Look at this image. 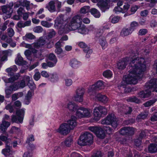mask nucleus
<instances>
[{"label": "nucleus", "instance_id": "1", "mask_svg": "<svg viewBox=\"0 0 157 157\" xmlns=\"http://www.w3.org/2000/svg\"><path fill=\"white\" fill-rule=\"evenodd\" d=\"M137 52H132L130 56L126 57L120 60L117 64V68L120 70L124 69L129 63L128 67L129 69V73L124 76L123 80L127 84H136L138 79L142 76V74L145 70L146 66L144 64L145 60L142 57L138 56Z\"/></svg>", "mask_w": 157, "mask_h": 157}, {"label": "nucleus", "instance_id": "2", "mask_svg": "<svg viewBox=\"0 0 157 157\" xmlns=\"http://www.w3.org/2000/svg\"><path fill=\"white\" fill-rule=\"evenodd\" d=\"M144 90L140 92L138 96L142 98L149 97L151 91H154L157 88V78H153L146 83L144 86Z\"/></svg>", "mask_w": 157, "mask_h": 157}, {"label": "nucleus", "instance_id": "3", "mask_svg": "<svg viewBox=\"0 0 157 157\" xmlns=\"http://www.w3.org/2000/svg\"><path fill=\"white\" fill-rule=\"evenodd\" d=\"M93 142V137L92 134L88 132H85L81 135L78 140V143L80 146L89 145Z\"/></svg>", "mask_w": 157, "mask_h": 157}, {"label": "nucleus", "instance_id": "4", "mask_svg": "<svg viewBox=\"0 0 157 157\" xmlns=\"http://www.w3.org/2000/svg\"><path fill=\"white\" fill-rule=\"evenodd\" d=\"M82 24L81 17L79 15L73 16L69 24V29L71 30H75Z\"/></svg>", "mask_w": 157, "mask_h": 157}, {"label": "nucleus", "instance_id": "5", "mask_svg": "<svg viewBox=\"0 0 157 157\" xmlns=\"http://www.w3.org/2000/svg\"><path fill=\"white\" fill-rule=\"evenodd\" d=\"M118 120L116 117L111 114L108 115L105 119L102 120L101 123L103 124H111L112 127L115 128L118 125Z\"/></svg>", "mask_w": 157, "mask_h": 157}, {"label": "nucleus", "instance_id": "6", "mask_svg": "<svg viewBox=\"0 0 157 157\" xmlns=\"http://www.w3.org/2000/svg\"><path fill=\"white\" fill-rule=\"evenodd\" d=\"M67 23L66 19L64 18V15L60 14L57 17L55 20L54 27L57 29L62 30L65 28Z\"/></svg>", "mask_w": 157, "mask_h": 157}, {"label": "nucleus", "instance_id": "7", "mask_svg": "<svg viewBox=\"0 0 157 157\" xmlns=\"http://www.w3.org/2000/svg\"><path fill=\"white\" fill-rule=\"evenodd\" d=\"M16 115H12L11 116V121L13 123H22L25 114V110L23 109L17 110L16 112Z\"/></svg>", "mask_w": 157, "mask_h": 157}, {"label": "nucleus", "instance_id": "8", "mask_svg": "<svg viewBox=\"0 0 157 157\" xmlns=\"http://www.w3.org/2000/svg\"><path fill=\"white\" fill-rule=\"evenodd\" d=\"M104 87L103 82L102 81H99L95 84L89 87L88 92L90 95H94L95 94L96 91L103 88Z\"/></svg>", "mask_w": 157, "mask_h": 157}, {"label": "nucleus", "instance_id": "9", "mask_svg": "<svg viewBox=\"0 0 157 157\" xmlns=\"http://www.w3.org/2000/svg\"><path fill=\"white\" fill-rule=\"evenodd\" d=\"M106 113L107 109L105 107L102 106L96 107L94 109V116L97 120H99L101 117L102 114H106Z\"/></svg>", "mask_w": 157, "mask_h": 157}, {"label": "nucleus", "instance_id": "10", "mask_svg": "<svg viewBox=\"0 0 157 157\" xmlns=\"http://www.w3.org/2000/svg\"><path fill=\"white\" fill-rule=\"evenodd\" d=\"M48 39L46 37L42 36L40 37L37 42L34 43V48L38 49L44 46L47 42Z\"/></svg>", "mask_w": 157, "mask_h": 157}, {"label": "nucleus", "instance_id": "11", "mask_svg": "<svg viewBox=\"0 0 157 157\" xmlns=\"http://www.w3.org/2000/svg\"><path fill=\"white\" fill-rule=\"evenodd\" d=\"M135 130V128L132 127H124L120 130V133L123 135H132L134 133Z\"/></svg>", "mask_w": 157, "mask_h": 157}, {"label": "nucleus", "instance_id": "12", "mask_svg": "<svg viewBox=\"0 0 157 157\" xmlns=\"http://www.w3.org/2000/svg\"><path fill=\"white\" fill-rule=\"evenodd\" d=\"M68 126V125L66 123H63L60 126L57 130V132L61 134L66 135L69 132L70 130Z\"/></svg>", "mask_w": 157, "mask_h": 157}, {"label": "nucleus", "instance_id": "13", "mask_svg": "<svg viewBox=\"0 0 157 157\" xmlns=\"http://www.w3.org/2000/svg\"><path fill=\"white\" fill-rule=\"evenodd\" d=\"M78 45L80 47L83 48L84 52L86 53V57L87 58H89L90 56V55L93 52L92 50L88 47L83 42H80L78 44Z\"/></svg>", "mask_w": 157, "mask_h": 157}, {"label": "nucleus", "instance_id": "14", "mask_svg": "<svg viewBox=\"0 0 157 157\" xmlns=\"http://www.w3.org/2000/svg\"><path fill=\"white\" fill-rule=\"evenodd\" d=\"M102 33L101 30L99 31V33H97L96 36L99 37V42L102 48L103 49L105 48L107 46V44L105 37L101 36Z\"/></svg>", "mask_w": 157, "mask_h": 157}, {"label": "nucleus", "instance_id": "15", "mask_svg": "<svg viewBox=\"0 0 157 157\" xmlns=\"http://www.w3.org/2000/svg\"><path fill=\"white\" fill-rule=\"evenodd\" d=\"M100 3L98 4V6L102 12H104L109 8L108 5L107 0H99Z\"/></svg>", "mask_w": 157, "mask_h": 157}, {"label": "nucleus", "instance_id": "16", "mask_svg": "<svg viewBox=\"0 0 157 157\" xmlns=\"http://www.w3.org/2000/svg\"><path fill=\"white\" fill-rule=\"evenodd\" d=\"M76 118L75 116H72L71 118L67 121L66 123L68 125V127L70 129H73L76 125Z\"/></svg>", "mask_w": 157, "mask_h": 157}, {"label": "nucleus", "instance_id": "17", "mask_svg": "<svg viewBox=\"0 0 157 157\" xmlns=\"http://www.w3.org/2000/svg\"><path fill=\"white\" fill-rule=\"evenodd\" d=\"M45 8L51 13H53L56 11V9L55 1H50L46 5Z\"/></svg>", "mask_w": 157, "mask_h": 157}, {"label": "nucleus", "instance_id": "18", "mask_svg": "<svg viewBox=\"0 0 157 157\" xmlns=\"http://www.w3.org/2000/svg\"><path fill=\"white\" fill-rule=\"evenodd\" d=\"M124 0H113V1H116L117 2V6L113 10L116 13L118 12L123 13L122 9L120 6L123 5V1Z\"/></svg>", "mask_w": 157, "mask_h": 157}, {"label": "nucleus", "instance_id": "19", "mask_svg": "<svg viewBox=\"0 0 157 157\" xmlns=\"http://www.w3.org/2000/svg\"><path fill=\"white\" fill-rule=\"evenodd\" d=\"M77 29L78 33L83 35L87 34L89 32V30L82 24Z\"/></svg>", "mask_w": 157, "mask_h": 157}, {"label": "nucleus", "instance_id": "20", "mask_svg": "<svg viewBox=\"0 0 157 157\" xmlns=\"http://www.w3.org/2000/svg\"><path fill=\"white\" fill-rule=\"evenodd\" d=\"M15 63L19 65H27L28 63L24 60L23 58L20 56L18 55L15 60Z\"/></svg>", "mask_w": 157, "mask_h": 157}, {"label": "nucleus", "instance_id": "21", "mask_svg": "<svg viewBox=\"0 0 157 157\" xmlns=\"http://www.w3.org/2000/svg\"><path fill=\"white\" fill-rule=\"evenodd\" d=\"M25 79L28 82V85L31 90H34L36 88L35 84L33 81L30 79V77L28 76H25Z\"/></svg>", "mask_w": 157, "mask_h": 157}, {"label": "nucleus", "instance_id": "22", "mask_svg": "<svg viewBox=\"0 0 157 157\" xmlns=\"http://www.w3.org/2000/svg\"><path fill=\"white\" fill-rule=\"evenodd\" d=\"M10 125V122L2 120V123L0 124V129L3 132H5Z\"/></svg>", "mask_w": 157, "mask_h": 157}, {"label": "nucleus", "instance_id": "23", "mask_svg": "<svg viewBox=\"0 0 157 157\" xmlns=\"http://www.w3.org/2000/svg\"><path fill=\"white\" fill-rule=\"evenodd\" d=\"M67 106V108L71 111H75L79 107L76 104L72 102H69Z\"/></svg>", "mask_w": 157, "mask_h": 157}, {"label": "nucleus", "instance_id": "24", "mask_svg": "<svg viewBox=\"0 0 157 157\" xmlns=\"http://www.w3.org/2000/svg\"><path fill=\"white\" fill-rule=\"evenodd\" d=\"M17 70V68L16 65H13L6 69V71L8 73L10 76H13L14 75V72H15Z\"/></svg>", "mask_w": 157, "mask_h": 157}, {"label": "nucleus", "instance_id": "25", "mask_svg": "<svg viewBox=\"0 0 157 157\" xmlns=\"http://www.w3.org/2000/svg\"><path fill=\"white\" fill-rule=\"evenodd\" d=\"M72 139L71 137H68L64 142L61 143L62 146L70 147L73 143Z\"/></svg>", "mask_w": 157, "mask_h": 157}, {"label": "nucleus", "instance_id": "26", "mask_svg": "<svg viewBox=\"0 0 157 157\" xmlns=\"http://www.w3.org/2000/svg\"><path fill=\"white\" fill-rule=\"evenodd\" d=\"M97 137L101 139H103L105 137V134L104 130L100 128H99L95 134Z\"/></svg>", "mask_w": 157, "mask_h": 157}, {"label": "nucleus", "instance_id": "27", "mask_svg": "<svg viewBox=\"0 0 157 157\" xmlns=\"http://www.w3.org/2000/svg\"><path fill=\"white\" fill-rule=\"evenodd\" d=\"M96 98L99 101L106 103L108 101V98L105 95L98 94L96 96Z\"/></svg>", "mask_w": 157, "mask_h": 157}, {"label": "nucleus", "instance_id": "28", "mask_svg": "<svg viewBox=\"0 0 157 157\" xmlns=\"http://www.w3.org/2000/svg\"><path fill=\"white\" fill-rule=\"evenodd\" d=\"M132 33V32L129 28H124L121 33V35L122 36H125L129 35Z\"/></svg>", "mask_w": 157, "mask_h": 157}, {"label": "nucleus", "instance_id": "29", "mask_svg": "<svg viewBox=\"0 0 157 157\" xmlns=\"http://www.w3.org/2000/svg\"><path fill=\"white\" fill-rule=\"evenodd\" d=\"M71 66L74 68L78 67L80 65V63L75 59H73L71 60L70 63Z\"/></svg>", "mask_w": 157, "mask_h": 157}, {"label": "nucleus", "instance_id": "30", "mask_svg": "<svg viewBox=\"0 0 157 157\" xmlns=\"http://www.w3.org/2000/svg\"><path fill=\"white\" fill-rule=\"evenodd\" d=\"M18 2L20 5L25 6L28 10L29 9L30 2L26 0H19Z\"/></svg>", "mask_w": 157, "mask_h": 157}, {"label": "nucleus", "instance_id": "31", "mask_svg": "<svg viewBox=\"0 0 157 157\" xmlns=\"http://www.w3.org/2000/svg\"><path fill=\"white\" fill-rule=\"evenodd\" d=\"M81 108L83 115L84 117H90V113L92 112V111L91 110H89L88 109L83 107Z\"/></svg>", "mask_w": 157, "mask_h": 157}, {"label": "nucleus", "instance_id": "32", "mask_svg": "<svg viewBox=\"0 0 157 157\" xmlns=\"http://www.w3.org/2000/svg\"><path fill=\"white\" fill-rule=\"evenodd\" d=\"M90 12L91 14L96 18H99L101 14L95 8H92L91 9Z\"/></svg>", "mask_w": 157, "mask_h": 157}, {"label": "nucleus", "instance_id": "33", "mask_svg": "<svg viewBox=\"0 0 157 157\" xmlns=\"http://www.w3.org/2000/svg\"><path fill=\"white\" fill-rule=\"evenodd\" d=\"M90 6H85L82 7L80 10L79 13L81 14H85L90 12Z\"/></svg>", "mask_w": 157, "mask_h": 157}, {"label": "nucleus", "instance_id": "34", "mask_svg": "<svg viewBox=\"0 0 157 157\" xmlns=\"http://www.w3.org/2000/svg\"><path fill=\"white\" fill-rule=\"evenodd\" d=\"M32 96L31 92L29 91H28L26 94L24 100V102L25 104L28 105L29 103Z\"/></svg>", "mask_w": 157, "mask_h": 157}, {"label": "nucleus", "instance_id": "35", "mask_svg": "<svg viewBox=\"0 0 157 157\" xmlns=\"http://www.w3.org/2000/svg\"><path fill=\"white\" fill-rule=\"evenodd\" d=\"M49 79L52 82L57 81L59 79L58 75L56 74H51L49 75Z\"/></svg>", "mask_w": 157, "mask_h": 157}, {"label": "nucleus", "instance_id": "36", "mask_svg": "<svg viewBox=\"0 0 157 157\" xmlns=\"http://www.w3.org/2000/svg\"><path fill=\"white\" fill-rule=\"evenodd\" d=\"M40 24L43 26L47 28H50L53 25L52 23L45 21H41L40 22Z\"/></svg>", "mask_w": 157, "mask_h": 157}, {"label": "nucleus", "instance_id": "37", "mask_svg": "<svg viewBox=\"0 0 157 157\" xmlns=\"http://www.w3.org/2000/svg\"><path fill=\"white\" fill-rule=\"evenodd\" d=\"M120 19L118 16H111L109 17V20L113 23H116L119 21Z\"/></svg>", "mask_w": 157, "mask_h": 157}, {"label": "nucleus", "instance_id": "38", "mask_svg": "<svg viewBox=\"0 0 157 157\" xmlns=\"http://www.w3.org/2000/svg\"><path fill=\"white\" fill-rule=\"evenodd\" d=\"M151 140L152 142H154L155 143L150 144L148 147H157V138L154 136L151 139Z\"/></svg>", "mask_w": 157, "mask_h": 157}, {"label": "nucleus", "instance_id": "39", "mask_svg": "<svg viewBox=\"0 0 157 157\" xmlns=\"http://www.w3.org/2000/svg\"><path fill=\"white\" fill-rule=\"evenodd\" d=\"M85 93L84 89L82 87H78L75 91V94L83 96Z\"/></svg>", "mask_w": 157, "mask_h": 157}, {"label": "nucleus", "instance_id": "40", "mask_svg": "<svg viewBox=\"0 0 157 157\" xmlns=\"http://www.w3.org/2000/svg\"><path fill=\"white\" fill-rule=\"evenodd\" d=\"M2 152L5 156H7L9 154H11L12 153L11 150L10 148H6L3 149Z\"/></svg>", "mask_w": 157, "mask_h": 157}, {"label": "nucleus", "instance_id": "41", "mask_svg": "<svg viewBox=\"0 0 157 157\" xmlns=\"http://www.w3.org/2000/svg\"><path fill=\"white\" fill-rule=\"evenodd\" d=\"M103 75L106 78H110L112 75V73L110 70H107L103 72Z\"/></svg>", "mask_w": 157, "mask_h": 157}, {"label": "nucleus", "instance_id": "42", "mask_svg": "<svg viewBox=\"0 0 157 157\" xmlns=\"http://www.w3.org/2000/svg\"><path fill=\"white\" fill-rule=\"evenodd\" d=\"M139 25L138 22L134 21L132 22L130 25V27L129 28L132 32Z\"/></svg>", "mask_w": 157, "mask_h": 157}, {"label": "nucleus", "instance_id": "43", "mask_svg": "<svg viewBox=\"0 0 157 157\" xmlns=\"http://www.w3.org/2000/svg\"><path fill=\"white\" fill-rule=\"evenodd\" d=\"M83 96L76 94H75L74 96L75 100L76 101H78L79 102H82L83 101Z\"/></svg>", "mask_w": 157, "mask_h": 157}, {"label": "nucleus", "instance_id": "44", "mask_svg": "<svg viewBox=\"0 0 157 157\" xmlns=\"http://www.w3.org/2000/svg\"><path fill=\"white\" fill-rule=\"evenodd\" d=\"M77 110V111L76 113V116L79 118L84 117L83 115L82 112L81 108L78 107V109Z\"/></svg>", "mask_w": 157, "mask_h": 157}, {"label": "nucleus", "instance_id": "45", "mask_svg": "<svg viewBox=\"0 0 157 157\" xmlns=\"http://www.w3.org/2000/svg\"><path fill=\"white\" fill-rule=\"evenodd\" d=\"M32 52L35 54V56L37 58H40L42 56L41 52H38L37 50L35 49H33L32 50Z\"/></svg>", "mask_w": 157, "mask_h": 157}, {"label": "nucleus", "instance_id": "46", "mask_svg": "<svg viewBox=\"0 0 157 157\" xmlns=\"http://www.w3.org/2000/svg\"><path fill=\"white\" fill-rule=\"evenodd\" d=\"M13 6V4H12L11 7L10 6H7V13H6V14L8 15V16L9 18L10 17L13 11V9L12 8Z\"/></svg>", "mask_w": 157, "mask_h": 157}, {"label": "nucleus", "instance_id": "47", "mask_svg": "<svg viewBox=\"0 0 157 157\" xmlns=\"http://www.w3.org/2000/svg\"><path fill=\"white\" fill-rule=\"evenodd\" d=\"M104 153L101 151H97L95 153H94L90 157H103Z\"/></svg>", "mask_w": 157, "mask_h": 157}, {"label": "nucleus", "instance_id": "48", "mask_svg": "<svg viewBox=\"0 0 157 157\" xmlns=\"http://www.w3.org/2000/svg\"><path fill=\"white\" fill-rule=\"evenodd\" d=\"M156 101V100L155 99L150 100L144 103V105L145 107H148L153 104Z\"/></svg>", "mask_w": 157, "mask_h": 157}, {"label": "nucleus", "instance_id": "49", "mask_svg": "<svg viewBox=\"0 0 157 157\" xmlns=\"http://www.w3.org/2000/svg\"><path fill=\"white\" fill-rule=\"evenodd\" d=\"M103 129L109 134H112L114 131L109 126H104L103 127Z\"/></svg>", "mask_w": 157, "mask_h": 157}, {"label": "nucleus", "instance_id": "50", "mask_svg": "<svg viewBox=\"0 0 157 157\" xmlns=\"http://www.w3.org/2000/svg\"><path fill=\"white\" fill-rule=\"evenodd\" d=\"M48 59L49 60L53 61L55 64H56L57 62L56 57L53 53H50L49 55Z\"/></svg>", "mask_w": 157, "mask_h": 157}, {"label": "nucleus", "instance_id": "51", "mask_svg": "<svg viewBox=\"0 0 157 157\" xmlns=\"http://www.w3.org/2000/svg\"><path fill=\"white\" fill-rule=\"evenodd\" d=\"M33 31L35 33H40L43 31V29L40 26H37L33 28Z\"/></svg>", "mask_w": 157, "mask_h": 157}, {"label": "nucleus", "instance_id": "52", "mask_svg": "<svg viewBox=\"0 0 157 157\" xmlns=\"http://www.w3.org/2000/svg\"><path fill=\"white\" fill-rule=\"evenodd\" d=\"M21 45L23 47H25L29 49H32V50L33 49H34V46L33 45V43L30 44H25L24 42H22L21 44Z\"/></svg>", "mask_w": 157, "mask_h": 157}, {"label": "nucleus", "instance_id": "53", "mask_svg": "<svg viewBox=\"0 0 157 157\" xmlns=\"http://www.w3.org/2000/svg\"><path fill=\"white\" fill-rule=\"evenodd\" d=\"M7 34L10 37H12L14 35V32L12 28H8L7 29Z\"/></svg>", "mask_w": 157, "mask_h": 157}, {"label": "nucleus", "instance_id": "54", "mask_svg": "<svg viewBox=\"0 0 157 157\" xmlns=\"http://www.w3.org/2000/svg\"><path fill=\"white\" fill-rule=\"evenodd\" d=\"M56 34L55 31L52 29L51 31L48 33L47 37L48 38L51 39L54 37Z\"/></svg>", "mask_w": 157, "mask_h": 157}, {"label": "nucleus", "instance_id": "55", "mask_svg": "<svg viewBox=\"0 0 157 157\" xmlns=\"http://www.w3.org/2000/svg\"><path fill=\"white\" fill-rule=\"evenodd\" d=\"M147 115L148 114L146 113H141L138 116L136 119H144L147 117Z\"/></svg>", "mask_w": 157, "mask_h": 157}, {"label": "nucleus", "instance_id": "56", "mask_svg": "<svg viewBox=\"0 0 157 157\" xmlns=\"http://www.w3.org/2000/svg\"><path fill=\"white\" fill-rule=\"evenodd\" d=\"M135 122L134 120L132 119H129L125 120L123 122V124L124 125H128V124H131L134 123Z\"/></svg>", "mask_w": 157, "mask_h": 157}, {"label": "nucleus", "instance_id": "57", "mask_svg": "<svg viewBox=\"0 0 157 157\" xmlns=\"http://www.w3.org/2000/svg\"><path fill=\"white\" fill-rule=\"evenodd\" d=\"M142 140L138 138L135 139L134 143L136 147H139L142 142Z\"/></svg>", "mask_w": 157, "mask_h": 157}, {"label": "nucleus", "instance_id": "58", "mask_svg": "<svg viewBox=\"0 0 157 157\" xmlns=\"http://www.w3.org/2000/svg\"><path fill=\"white\" fill-rule=\"evenodd\" d=\"M128 100L130 101L135 102L137 103H139L140 102V101L135 97L129 98Z\"/></svg>", "mask_w": 157, "mask_h": 157}, {"label": "nucleus", "instance_id": "59", "mask_svg": "<svg viewBox=\"0 0 157 157\" xmlns=\"http://www.w3.org/2000/svg\"><path fill=\"white\" fill-rule=\"evenodd\" d=\"M25 11L23 8L20 7L17 10V13L18 15L21 17L23 14L25 13Z\"/></svg>", "mask_w": 157, "mask_h": 157}, {"label": "nucleus", "instance_id": "60", "mask_svg": "<svg viewBox=\"0 0 157 157\" xmlns=\"http://www.w3.org/2000/svg\"><path fill=\"white\" fill-rule=\"evenodd\" d=\"M148 150V152L151 153H153L157 152V148H146L145 150Z\"/></svg>", "mask_w": 157, "mask_h": 157}, {"label": "nucleus", "instance_id": "61", "mask_svg": "<svg viewBox=\"0 0 157 157\" xmlns=\"http://www.w3.org/2000/svg\"><path fill=\"white\" fill-rule=\"evenodd\" d=\"M65 84L66 86H69L73 83L72 80L70 78H67L65 79Z\"/></svg>", "mask_w": 157, "mask_h": 157}, {"label": "nucleus", "instance_id": "62", "mask_svg": "<svg viewBox=\"0 0 157 157\" xmlns=\"http://www.w3.org/2000/svg\"><path fill=\"white\" fill-rule=\"evenodd\" d=\"M31 151L32 150L29 149L27 152H25L24 153L23 157H32V155Z\"/></svg>", "mask_w": 157, "mask_h": 157}, {"label": "nucleus", "instance_id": "63", "mask_svg": "<svg viewBox=\"0 0 157 157\" xmlns=\"http://www.w3.org/2000/svg\"><path fill=\"white\" fill-rule=\"evenodd\" d=\"M99 127H90L88 128V129L94 133L95 134L98 130V129L99 128Z\"/></svg>", "mask_w": 157, "mask_h": 157}, {"label": "nucleus", "instance_id": "64", "mask_svg": "<svg viewBox=\"0 0 157 157\" xmlns=\"http://www.w3.org/2000/svg\"><path fill=\"white\" fill-rule=\"evenodd\" d=\"M25 37L30 40L34 39L36 38L35 36L31 33L26 34L25 35Z\"/></svg>", "mask_w": 157, "mask_h": 157}]
</instances>
